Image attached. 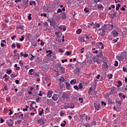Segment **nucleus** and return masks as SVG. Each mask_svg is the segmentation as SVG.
<instances>
[{
    "label": "nucleus",
    "mask_w": 127,
    "mask_h": 127,
    "mask_svg": "<svg viewBox=\"0 0 127 127\" xmlns=\"http://www.w3.org/2000/svg\"><path fill=\"white\" fill-rule=\"evenodd\" d=\"M117 58L119 60V61L122 62L124 60H127V52H124L121 53L120 56H117Z\"/></svg>",
    "instance_id": "nucleus-1"
},
{
    "label": "nucleus",
    "mask_w": 127,
    "mask_h": 127,
    "mask_svg": "<svg viewBox=\"0 0 127 127\" xmlns=\"http://www.w3.org/2000/svg\"><path fill=\"white\" fill-rule=\"evenodd\" d=\"M107 25H108V24H104L103 26H102V30L99 34V35H101V36L104 37L105 35H106V32L107 31Z\"/></svg>",
    "instance_id": "nucleus-2"
},
{
    "label": "nucleus",
    "mask_w": 127,
    "mask_h": 127,
    "mask_svg": "<svg viewBox=\"0 0 127 127\" xmlns=\"http://www.w3.org/2000/svg\"><path fill=\"white\" fill-rule=\"evenodd\" d=\"M119 91V89L116 87H112L111 88V91H110V95H113V94H117Z\"/></svg>",
    "instance_id": "nucleus-3"
},
{
    "label": "nucleus",
    "mask_w": 127,
    "mask_h": 127,
    "mask_svg": "<svg viewBox=\"0 0 127 127\" xmlns=\"http://www.w3.org/2000/svg\"><path fill=\"white\" fill-rule=\"evenodd\" d=\"M44 118H41L40 119L37 120L38 124L40 125V126H44V124H45V122H44Z\"/></svg>",
    "instance_id": "nucleus-4"
},
{
    "label": "nucleus",
    "mask_w": 127,
    "mask_h": 127,
    "mask_svg": "<svg viewBox=\"0 0 127 127\" xmlns=\"http://www.w3.org/2000/svg\"><path fill=\"white\" fill-rule=\"evenodd\" d=\"M62 98H63V99H66V100H68V99L70 98V95L67 94L66 92H63Z\"/></svg>",
    "instance_id": "nucleus-5"
},
{
    "label": "nucleus",
    "mask_w": 127,
    "mask_h": 127,
    "mask_svg": "<svg viewBox=\"0 0 127 127\" xmlns=\"http://www.w3.org/2000/svg\"><path fill=\"white\" fill-rule=\"evenodd\" d=\"M96 46H97L96 48H99V49H104V44L102 42L97 43Z\"/></svg>",
    "instance_id": "nucleus-6"
},
{
    "label": "nucleus",
    "mask_w": 127,
    "mask_h": 127,
    "mask_svg": "<svg viewBox=\"0 0 127 127\" xmlns=\"http://www.w3.org/2000/svg\"><path fill=\"white\" fill-rule=\"evenodd\" d=\"M6 124L8 127H13V120H11V119H10L8 121L6 122Z\"/></svg>",
    "instance_id": "nucleus-7"
},
{
    "label": "nucleus",
    "mask_w": 127,
    "mask_h": 127,
    "mask_svg": "<svg viewBox=\"0 0 127 127\" xmlns=\"http://www.w3.org/2000/svg\"><path fill=\"white\" fill-rule=\"evenodd\" d=\"M92 60H93V61H91V62L90 63V64H94V63H96V62H98V60H99V58H98V57H93V58H92Z\"/></svg>",
    "instance_id": "nucleus-8"
},
{
    "label": "nucleus",
    "mask_w": 127,
    "mask_h": 127,
    "mask_svg": "<svg viewBox=\"0 0 127 127\" xmlns=\"http://www.w3.org/2000/svg\"><path fill=\"white\" fill-rule=\"evenodd\" d=\"M94 107L96 111H100V110H101V106L100 104L94 103Z\"/></svg>",
    "instance_id": "nucleus-9"
},
{
    "label": "nucleus",
    "mask_w": 127,
    "mask_h": 127,
    "mask_svg": "<svg viewBox=\"0 0 127 127\" xmlns=\"http://www.w3.org/2000/svg\"><path fill=\"white\" fill-rule=\"evenodd\" d=\"M67 105L68 106V109H74V108H75V105H74V103L72 102L67 103Z\"/></svg>",
    "instance_id": "nucleus-10"
},
{
    "label": "nucleus",
    "mask_w": 127,
    "mask_h": 127,
    "mask_svg": "<svg viewBox=\"0 0 127 127\" xmlns=\"http://www.w3.org/2000/svg\"><path fill=\"white\" fill-rule=\"evenodd\" d=\"M112 33L113 37H116V36H119V33L115 30L112 31Z\"/></svg>",
    "instance_id": "nucleus-11"
},
{
    "label": "nucleus",
    "mask_w": 127,
    "mask_h": 127,
    "mask_svg": "<svg viewBox=\"0 0 127 127\" xmlns=\"http://www.w3.org/2000/svg\"><path fill=\"white\" fill-rule=\"evenodd\" d=\"M61 18L62 19H66V18H67V14L65 12H63Z\"/></svg>",
    "instance_id": "nucleus-12"
},
{
    "label": "nucleus",
    "mask_w": 127,
    "mask_h": 127,
    "mask_svg": "<svg viewBox=\"0 0 127 127\" xmlns=\"http://www.w3.org/2000/svg\"><path fill=\"white\" fill-rule=\"evenodd\" d=\"M122 88V90L123 93H126L127 92V84L126 85H124Z\"/></svg>",
    "instance_id": "nucleus-13"
},
{
    "label": "nucleus",
    "mask_w": 127,
    "mask_h": 127,
    "mask_svg": "<svg viewBox=\"0 0 127 127\" xmlns=\"http://www.w3.org/2000/svg\"><path fill=\"white\" fill-rule=\"evenodd\" d=\"M53 93V91H49L48 92L47 97L48 98H51V97L52 96V93Z\"/></svg>",
    "instance_id": "nucleus-14"
},
{
    "label": "nucleus",
    "mask_w": 127,
    "mask_h": 127,
    "mask_svg": "<svg viewBox=\"0 0 127 127\" xmlns=\"http://www.w3.org/2000/svg\"><path fill=\"white\" fill-rule=\"evenodd\" d=\"M14 58L15 60L17 59V60H19V54L17 53L16 55H14Z\"/></svg>",
    "instance_id": "nucleus-15"
},
{
    "label": "nucleus",
    "mask_w": 127,
    "mask_h": 127,
    "mask_svg": "<svg viewBox=\"0 0 127 127\" xmlns=\"http://www.w3.org/2000/svg\"><path fill=\"white\" fill-rule=\"evenodd\" d=\"M52 99L53 100V101H56L57 100H58V97L57 95H55L52 97Z\"/></svg>",
    "instance_id": "nucleus-16"
},
{
    "label": "nucleus",
    "mask_w": 127,
    "mask_h": 127,
    "mask_svg": "<svg viewBox=\"0 0 127 127\" xmlns=\"http://www.w3.org/2000/svg\"><path fill=\"white\" fill-rule=\"evenodd\" d=\"M31 45H32V46H34V47H36V46H37V43L35 42V41H33L31 42Z\"/></svg>",
    "instance_id": "nucleus-17"
},
{
    "label": "nucleus",
    "mask_w": 127,
    "mask_h": 127,
    "mask_svg": "<svg viewBox=\"0 0 127 127\" xmlns=\"http://www.w3.org/2000/svg\"><path fill=\"white\" fill-rule=\"evenodd\" d=\"M44 27H46V30H47L48 29V23H47V22L45 21L44 22Z\"/></svg>",
    "instance_id": "nucleus-18"
},
{
    "label": "nucleus",
    "mask_w": 127,
    "mask_h": 127,
    "mask_svg": "<svg viewBox=\"0 0 127 127\" xmlns=\"http://www.w3.org/2000/svg\"><path fill=\"white\" fill-rule=\"evenodd\" d=\"M65 85H66V89H67V90H69V89H70L71 87V84H70V83L68 82H65Z\"/></svg>",
    "instance_id": "nucleus-19"
},
{
    "label": "nucleus",
    "mask_w": 127,
    "mask_h": 127,
    "mask_svg": "<svg viewBox=\"0 0 127 127\" xmlns=\"http://www.w3.org/2000/svg\"><path fill=\"white\" fill-rule=\"evenodd\" d=\"M29 75H33L34 74V69H31L29 71Z\"/></svg>",
    "instance_id": "nucleus-20"
},
{
    "label": "nucleus",
    "mask_w": 127,
    "mask_h": 127,
    "mask_svg": "<svg viewBox=\"0 0 127 127\" xmlns=\"http://www.w3.org/2000/svg\"><path fill=\"white\" fill-rule=\"evenodd\" d=\"M23 3H24L25 4V6H27L28 4V0H24L22 1Z\"/></svg>",
    "instance_id": "nucleus-21"
},
{
    "label": "nucleus",
    "mask_w": 127,
    "mask_h": 127,
    "mask_svg": "<svg viewBox=\"0 0 127 127\" xmlns=\"http://www.w3.org/2000/svg\"><path fill=\"white\" fill-rule=\"evenodd\" d=\"M97 86V82H94L91 85L92 89H96V86Z\"/></svg>",
    "instance_id": "nucleus-22"
},
{
    "label": "nucleus",
    "mask_w": 127,
    "mask_h": 127,
    "mask_svg": "<svg viewBox=\"0 0 127 127\" xmlns=\"http://www.w3.org/2000/svg\"><path fill=\"white\" fill-rule=\"evenodd\" d=\"M59 81L60 83H62V82H65V78H64L63 76H61V78L59 79Z\"/></svg>",
    "instance_id": "nucleus-23"
},
{
    "label": "nucleus",
    "mask_w": 127,
    "mask_h": 127,
    "mask_svg": "<svg viewBox=\"0 0 127 127\" xmlns=\"http://www.w3.org/2000/svg\"><path fill=\"white\" fill-rule=\"evenodd\" d=\"M79 40L82 43H84V42H85V43H86V42L85 41V39L84 38H83V37H80L79 38Z\"/></svg>",
    "instance_id": "nucleus-24"
},
{
    "label": "nucleus",
    "mask_w": 127,
    "mask_h": 127,
    "mask_svg": "<svg viewBox=\"0 0 127 127\" xmlns=\"http://www.w3.org/2000/svg\"><path fill=\"white\" fill-rule=\"evenodd\" d=\"M60 70H61V73H65V68L63 67V66H62L60 68Z\"/></svg>",
    "instance_id": "nucleus-25"
},
{
    "label": "nucleus",
    "mask_w": 127,
    "mask_h": 127,
    "mask_svg": "<svg viewBox=\"0 0 127 127\" xmlns=\"http://www.w3.org/2000/svg\"><path fill=\"white\" fill-rule=\"evenodd\" d=\"M12 72V70L11 69H6V74H8V75H10L11 73Z\"/></svg>",
    "instance_id": "nucleus-26"
},
{
    "label": "nucleus",
    "mask_w": 127,
    "mask_h": 127,
    "mask_svg": "<svg viewBox=\"0 0 127 127\" xmlns=\"http://www.w3.org/2000/svg\"><path fill=\"white\" fill-rule=\"evenodd\" d=\"M97 7L98 9H101L104 7V6L102 4H97Z\"/></svg>",
    "instance_id": "nucleus-27"
},
{
    "label": "nucleus",
    "mask_w": 127,
    "mask_h": 127,
    "mask_svg": "<svg viewBox=\"0 0 127 127\" xmlns=\"http://www.w3.org/2000/svg\"><path fill=\"white\" fill-rule=\"evenodd\" d=\"M70 84H71V85L76 84V79L71 80L70 81Z\"/></svg>",
    "instance_id": "nucleus-28"
},
{
    "label": "nucleus",
    "mask_w": 127,
    "mask_h": 127,
    "mask_svg": "<svg viewBox=\"0 0 127 127\" xmlns=\"http://www.w3.org/2000/svg\"><path fill=\"white\" fill-rule=\"evenodd\" d=\"M78 87H79V88L80 90H82V89H83V83H79V85H78Z\"/></svg>",
    "instance_id": "nucleus-29"
},
{
    "label": "nucleus",
    "mask_w": 127,
    "mask_h": 127,
    "mask_svg": "<svg viewBox=\"0 0 127 127\" xmlns=\"http://www.w3.org/2000/svg\"><path fill=\"white\" fill-rule=\"evenodd\" d=\"M32 37V35L31 34L29 33L27 35V38L28 40H30V39Z\"/></svg>",
    "instance_id": "nucleus-30"
},
{
    "label": "nucleus",
    "mask_w": 127,
    "mask_h": 127,
    "mask_svg": "<svg viewBox=\"0 0 127 127\" xmlns=\"http://www.w3.org/2000/svg\"><path fill=\"white\" fill-rule=\"evenodd\" d=\"M123 85V83H122V81H118V88H120V87H121V86H122Z\"/></svg>",
    "instance_id": "nucleus-31"
},
{
    "label": "nucleus",
    "mask_w": 127,
    "mask_h": 127,
    "mask_svg": "<svg viewBox=\"0 0 127 127\" xmlns=\"http://www.w3.org/2000/svg\"><path fill=\"white\" fill-rule=\"evenodd\" d=\"M55 20L56 21H59V20H60V16H56L55 17Z\"/></svg>",
    "instance_id": "nucleus-32"
},
{
    "label": "nucleus",
    "mask_w": 127,
    "mask_h": 127,
    "mask_svg": "<svg viewBox=\"0 0 127 127\" xmlns=\"http://www.w3.org/2000/svg\"><path fill=\"white\" fill-rule=\"evenodd\" d=\"M44 110H43V109H42L41 111L39 112V115L40 116H42V115L44 114Z\"/></svg>",
    "instance_id": "nucleus-33"
},
{
    "label": "nucleus",
    "mask_w": 127,
    "mask_h": 127,
    "mask_svg": "<svg viewBox=\"0 0 127 127\" xmlns=\"http://www.w3.org/2000/svg\"><path fill=\"white\" fill-rule=\"evenodd\" d=\"M3 113L4 114H5V115H6V114L8 113V109L5 108L4 109Z\"/></svg>",
    "instance_id": "nucleus-34"
},
{
    "label": "nucleus",
    "mask_w": 127,
    "mask_h": 127,
    "mask_svg": "<svg viewBox=\"0 0 127 127\" xmlns=\"http://www.w3.org/2000/svg\"><path fill=\"white\" fill-rule=\"evenodd\" d=\"M56 92L58 94H62V93H63V91L60 90L59 89H57Z\"/></svg>",
    "instance_id": "nucleus-35"
},
{
    "label": "nucleus",
    "mask_w": 127,
    "mask_h": 127,
    "mask_svg": "<svg viewBox=\"0 0 127 127\" xmlns=\"http://www.w3.org/2000/svg\"><path fill=\"white\" fill-rule=\"evenodd\" d=\"M81 68L78 67H76V71L77 72V73H80V72H81Z\"/></svg>",
    "instance_id": "nucleus-36"
},
{
    "label": "nucleus",
    "mask_w": 127,
    "mask_h": 127,
    "mask_svg": "<svg viewBox=\"0 0 127 127\" xmlns=\"http://www.w3.org/2000/svg\"><path fill=\"white\" fill-rule=\"evenodd\" d=\"M18 115H19V118H20V117L21 118H23V114H22L21 112H19Z\"/></svg>",
    "instance_id": "nucleus-37"
},
{
    "label": "nucleus",
    "mask_w": 127,
    "mask_h": 127,
    "mask_svg": "<svg viewBox=\"0 0 127 127\" xmlns=\"http://www.w3.org/2000/svg\"><path fill=\"white\" fill-rule=\"evenodd\" d=\"M82 32V30L81 29H79L76 31L77 34H80Z\"/></svg>",
    "instance_id": "nucleus-38"
},
{
    "label": "nucleus",
    "mask_w": 127,
    "mask_h": 127,
    "mask_svg": "<svg viewBox=\"0 0 127 127\" xmlns=\"http://www.w3.org/2000/svg\"><path fill=\"white\" fill-rule=\"evenodd\" d=\"M50 23L51 26H52L53 27H54V26H55V25H54V21H53V20Z\"/></svg>",
    "instance_id": "nucleus-39"
},
{
    "label": "nucleus",
    "mask_w": 127,
    "mask_h": 127,
    "mask_svg": "<svg viewBox=\"0 0 127 127\" xmlns=\"http://www.w3.org/2000/svg\"><path fill=\"white\" fill-rule=\"evenodd\" d=\"M114 66H115V67L119 66V62H118V61H116L115 63L114 64Z\"/></svg>",
    "instance_id": "nucleus-40"
},
{
    "label": "nucleus",
    "mask_w": 127,
    "mask_h": 127,
    "mask_svg": "<svg viewBox=\"0 0 127 127\" xmlns=\"http://www.w3.org/2000/svg\"><path fill=\"white\" fill-rule=\"evenodd\" d=\"M84 127H91V126L90 125V124H89V123H86V124H84Z\"/></svg>",
    "instance_id": "nucleus-41"
},
{
    "label": "nucleus",
    "mask_w": 127,
    "mask_h": 127,
    "mask_svg": "<svg viewBox=\"0 0 127 127\" xmlns=\"http://www.w3.org/2000/svg\"><path fill=\"white\" fill-rule=\"evenodd\" d=\"M84 11H85V12H86V13H88V12H89V11H90V10H89L88 9V7H86L84 8Z\"/></svg>",
    "instance_id": "nucleus-42"
},
{
    "label": "nucleus",
    "mask_w": 127,
    "mask_h": 127,
    "mask_svg": "<svg viewBox=\"0 0 127 127\" xmlns=\"http://www.w3.org/2000/svg\"><path fill=\"white\" fill-rule=\"evenodd\" d=\"M63 109H65V110H67V109H69L68 104L67 105L64 106L63 108H62V110H63Z\"/></svg>",
    "instance_id": "nucleus-43"
},
{
    "label": "nucleus",
    "mask_w": 127,
    "mask_h": 127,
    "mask_svg": "<svg viewBox=\"0 0 127 127\" xmlns=\"http://www.w3.org/2000/svg\"><path fill=\"white\" fill-rule=\"evenodd\" d=\"M120 6H121V4L120 3H118L116 7V10H119V9H120Z\"/></svg>",
    "instance_id": "nucleus-44"
},
{
    "label": "nucleus",
    "mask_w": 127,
    "mask_h": 127,
    "mask_svg": "<svg viewBox=\"0 0 127 127\" xmlns=\"http://www.w3.org/2000/svg\"><path fill=\"white\" fill-rule=\"evenodd\" d=\"M10 77L11 78H15V77H16V75H15V74L14 73H11L10 74Z\"/></svg>",
    "instance_id": "nucleus-45"
},
{
    "label": "nucleus",
    "mask_w": 127,
    "mask_h": 127,
    "mask_svg": "<svg viewBox=\"0 0 127 127\" xmlns=\"http://www.w3.org/2000/svg\"><path fill=\"white\" fill-rule=\"evenodd\" d=\"M37 95H38V93L36 92H35L34 93L32 94V96H33V97H36Z\"/></svg>",
    "instance_id": "nucleus-46"
},
{
    "label": "nucleus",
    "mask_w": 127,
    "mask_h": 127,
    "mask_svg": "<svg viewBox=\"0 0 127 127\" xmlns=\"http://www.w3.org/2000/svg\"><path fill=\"white\" fill-rule=\"evenodd\" d=\"M94 25L96 26V27H97L98 28H99L100 27V26H101V25H100V24L98 23H96Z\"/></svg>",
    "instance_id": "nucleus-47"
},
{
    "label": "nucleus",
    "mask_w": 127,
    "mask_h": 127,
    "mask_svg": "<svg viewBox=\"0 0 127 127\" xmlns=\"http://www.w3.org/2000/svg\"><path fill=\"white\" fill-rule=\"evenodd\" d=\"M73 88L75 90H77V91L79 89V87L77 86V85H74L73 86Z\"/></svg>",
    "instance_id": "nucleus-48"
},
{
    "label": "nucleus",
    "mask_w": 127,
    "mask_h": 127,
    "mask_svg": "<svg viewBox=\"0 0 127 127\" xmlns=\"http://www.w3.org/2000/svg\"><path fill=\"white\" fill-rule=\"evenodd\" d=\"M98 55H99L100 58L103 57V51H101Z\"/></svg>",
    "instance_id": "nucleus-49"
},
{
    "label": "nucleus",
    "mask_w": 127,
    "mask_h": 127,
    "mask_svg": "<svg viewBox=\"0 0 127 127\" xmlns=\"http://www.w3.org/2000/svg\"><path fill=\"white\" fill-rule=\"evenodd\" d=\"M79 101H81L80 103L81 104L83 103V102H84V98H79Z\"/></svg>",
    "instance_id": "nucleus-50"
},
{
    "label": "nucleus",
    "mask_w": 127,
    "mask_h": 127,
    "mask_svg": "<svg viewBox=\"0 0 127 127\" xmlns=\"http://www.w3.org/2000/svg\"><path fill=\"white\" fill-rule=\"evenodd\" d=\"M41 16H44V17H47V14L46 13L41 14Z\"/></svg>",
    "instance_id": "nucleus-51"
},
{
    "label": "nucleus",
    "mask_w": 127,
    "mask_h": 127,
    "mask_svg": "<svg viewBox=\"0 0 127 127\" xmlns=\"http://www.w3.org/2000/svg\"><path fill=\"white\" fill-rule=\"evenodd\" d=\"M30 111L32 110H34V107H33V106H32V104L30 105Z\"/></svg>",
    "instance_id": "nucleus-52"
},
{
    "label": "nucleus",
    "mask_w": 127,
    "mask_h": 127,
    "mask_svg": "<svg viewBox=\"0 0 127 127\" xmlns=\"http://www.w3.org/2000/svg\"><path fill=\"white\" fill-rule=\"evenodd\" d=\"M24 40V36H21V38L19 39L20 41H23Z\"/></svg>",
    "instance_id": "nucleus-53"
},
{
    "label": "nucleus",
    "mask_w": 127,
    "mask_h": 127,
    "mask_svg": "<svg viewBox=\"0 0 127 127\" xmlns=\"http://www.w3.org/2000/svg\"><path fill=\"white\" fill-rule=\"evenodd\" d=\"M15 48V44L13 43L11 45V49H14Z\"/></svg>",
    "instance_id": "nucleus-54"
},
{
    "label": "nucleus",
    "mask_w": 127,
    "mask_h": 127,
    "mask_svg": "<svg viewBox=\"0 0 127 127\" xmlns=\"http://www.w3.org/2000/svg\"><path fill=\"white\" fill-rule=\"evenodd\" d=\"M52 53H53V52H50V53H49V54H48L47 55V56L48 57H51V56H52V55H51Z\"/></svg>",
    "instance_id": "nucleus-55"
},
{
    "label": "nucleus",
    "mask_w": 127,
    "mask_h": 127,
    "mask_svg": "<svg viewBox=\"0 0 127 127\" xmlns=\"http://www.w3.org/2000/svg\"><path fill=\"white\" fill-rule=\"evenodd\" d=\"M65 55H71V52H69V51L66 52Z\"/></svg>",
    "instance_id": "nucleus-56"
},
{
    "label": "nucleus",
    "mask_w": 127,
    "mask_h": 127,
    "mask_svg": "<svg viewBox=\"0 0 127 127\" xmlns=\"http://www.w3.org/2000/svg\"><path fill=\"white\" fill-rule=\"evenodd\" d=\"M6 101H7V102H10V97H8L6 98Z\"/></svg>",
    "instance_id": "nucleus-57"
},
{
    "label": "nucleus",
    "mask_w": 127,
    "mask_h": 127,
    "mask_svg": "<svg viewBox=\"0 0 127 127\" xmlns=\"http://www.w3.org/2000/svg\"><path fill=\"white\" fill-rule=\"evenodd\" d=\"M124 95V93H122V92H120L119 94V97L120 98H122L123 97Z\"/></svg>",
    "instance_id": "nucleus-58"
},
{
    "label": "nucleus",
    "mask_w": 127,
    "mask_h": 127,
    "mask_svg": "<svg viewBox=\"0 0 127 127\" xmlns=\"http://www.w3.org/2000/svg\"><path fill=\"white\" fill-rule=\"evenodd\" d=\"M85 38L86 39H90V38H92V36L90 37H89V36H88L87 34L85 35Z\"/></svg>",
    "instance_id": "nucleus-59"
},
{
    "label": "nucleus",
    "mask_w": 127,
    "mask_h": 127,
    "mask_svg": "<svg viewBox=\"0 0 127 127\" xmlns=\"http://www.w3.org/2000/svg\"><path fill=\"white\" fill-rule=\"evenodd\" d=\"M4 21L5 23H8V22L9 21V19H8V18H5L4 19Z\"/></svg>",
    "instance_id": "nucleus-60"
},
{
    "label": "nucleus",
    "mask_w": 127,
    "mask_h": 127,
    "mask_svg": "<svg viewBox=\"0 0 127 127\" xmlns=\"http://www.w3.org/2000/svg\"><path fill=\"white\" fill-rule=\"evenodd\" d=\"M31 14H29V16H28V19L29 20H31Z\"/></svg>",
    "instance_id": "nucleus-61"
},
{
    "label": "nucleus",
    "mask_w": 127,
    "mask_h": 127,
    "mask_svg": "<svg viewBox=\"0 0 127 127\" xmlns=\"http://www.w3.org/2000/svg\"><path fill=\"white\" fill-rule=\"evenodd\" d=\"M16 45L17 48H19L20 47V45H19V43H16Z\"/></svg>",
    "instance_id": "nucleus-62"
},
{
    "label": "nucleus",
    "mask_w": 127,
    "mask_h": 127,
    "mask_svg": "<svg viewBox=\"0 0 127 127\" xmlns=\"http://www.w3.org/2000/svg\"><path fill=\"white\" fill-rule=\"evenodd\" d=\"M117 45V47L120 48V46H121L122 45V43L119 42Z\"/></svg>",
    "instance_id": "nucleus-63"
},
{
    "label": "nucleus",
    "mask_w": 127,
    "mask_h": 127,
    "mask_svg": "<svg viewBox=\"0 0 127 127\" xmlns=\"http://www.w3.org/2000/svg\"><path fill=\"white\" fill-rule=\"evenodd\" d=\"M19 64H20V66H23V63H22V61H20Z\"/></svg>",
    "instance_id": "nucleus-64"
}]
</instances>
